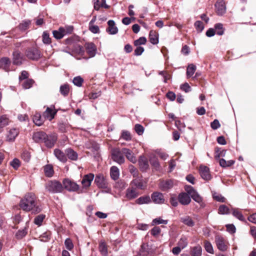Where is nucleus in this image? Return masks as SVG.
I'll list each match as a JSON object with an SVG mask.
<instances>
[{"instance_id": "nucleus-1", "label": "nucleus", "mask_w": 256, "mask_h": 256, "mask_svg": "<svg viewBox=\"0 0 256 256\" xmlns=\"http://www.w3.org/2000/svg\"><path fill=\"white\" fill-rule=\"evenodd\" d=\"M19 206L23 210L26 212L31 211L33 214H38L41 211L40 208L38 204L36 198L32 193L26 194L20 200Z\"/></svg>"}, {"instance_id": "nucleus-2", "label": "nucleus", "mask_w": 256, "mask_h": 256, "mask_svg": "<svg viewBox=\"0 0 256 256\" xmlns=\"http://www.w3.org/2000/svg\"><path fill=\"white\" fill-rule=\"evenodd\" d=\"M132 185L135 187L132 186L127 190L126 197L129 199H132L136 198L139 194L138 190L143 189V184L142 182L138 180H134L132 181Z\"/></svg>"}, {"instance_id": "nucleus-3", "label": "nucleus", "mask_w": 256, "mask_h": 256, "mask_svg": "<svg viewBox=\"0 0 256 256\" xmlns=\"http://www.w3.org/2000/svg\"><path fill=\"white\" fill-rule=\"evenodd\" d=\"M46 190L51 193H60L63 190V186L62 184L56 180H50L45 186Z\"/></svg>"}, {"instance_id": "nucleus-4", "label": "nucleus", "mask_w": 256, "mask_h": 256, "mask_svg": "<svg viewBox=\"0 0 256 256\" xmlns=\"http://www.w3.org/2000/svg\"><path fill=\"white\" fill-rule=\"evenodd\" d=\"M62 186L63 189L65 188L68 192H76L78 193L82 192L80 186L73 180L69 178H64L62 180Z\"/></svg>"}, {"instance_id": "nucleus-5", "label": "nucleus", "mask_w": 256, "mask_h": 256, "mask_svg": "<svg viewBox=\"0 0 256 256\" xmlns=\"http://www.w3.org/2000/svg\"><path fill=\"white\" fill-rule=\"evenodd\" d=\"M73 30V27L72 26L65 28L60 27L58 30L52 32L53 36L56 39L62 38L66 34H70Z\"/></svg>"}, {"instance_id": "nucleus-6", "label": "nucleus", "mask_w": 256, "mask_h": 256, "mask_svg": "<svg viewBox=\"0 0 256 256\" xmlns=\"http://www.w3.org/2000/svg\"><path fill=\"white\" fill-rule=\"evenodd\" d=\"M112 158L114 162L119 164H124V153L123 148L120 150V148H114L111 152Z\"/></svg>"}, {"instance_id": "nucleus-7", "label": "nucleus", "mask_w": 256, "mask_h": 256, "mask_svg": "<svg viewBox=\"0 0 256 256\" xmlns=\"http://www.w3.org/2000/svg\"><path fill=\"white\" fill-rule=\"evenodd\" d=\"M94 182L98 188H106L108 186V182L106 177L102 174H98L96 175Z\"/></svg>"}, {"instance_id": "nucleus-8", "label": "nucleus", "mask_w": 256, "mask_h": 256, "mask_svg": "<svg viewBox=\"0 0 256 256\" xmlns=\"http://www.w3.org/2000/svg\"><path fill=\"white\" fill-rule=\"evenodd\" d=\"M134 44L136 47L134 51V55L136 56L141 55L144 51V48L141 46L144 44V37H140L138 39L134 40Z\"/></svg>"}, {"instance_id": "nucleus-9", "label": "nucleus", "mask_w": 256, "mask_h": 256, "mask_svg": "<svg viewBox=\"0 0 256 256\" xmlns=\"http://www.w3.org/2000/svg\"><path fill=\"white\" fill-rule=\"evenodd\" d=\"M94 178V175L92 173L84 175L81 182L82 188L86 190L88 189L91 186Z\"/></svg>"}, {"instance_id": "nucleus-10", "label": "nucleus", "mask_w": 256, "mask_h": 256, "mask_svg": "<svg viewBox=\"0 0 256 256\" xmlns=\"http://www.w3.org/2000/svg\"><path fill=\"white\" fill-rule=\"evenodd\" d=\"M57 110L55 108L54 106H50L47 107L46 110L43 113V116L44 118L51 121L54 118L57 113Z\"/></svg>"}, {"instance_id": "nucleus-11", "label": "nucleus", "mask_w": 256, "mask_h": 256, "mask_svg": "<svg viewBox=\"0 0 256 256\" xmlns=\"http://www.w3.org/2000/svg\"><path fill=\"white\" fill-rule=\"evenodd\" d=\"M26 55L30 59L37 60L40 57V52L36 48H32L26 51Z\"/></svg>"}, {"instance_id": "nucleus-12", "label": "nucleus", "mask_w": 256, "mask_h": 256, "mask_svg": "<svg viewBox=\"0 0 256 256\" xmlns=\"http://www.w3.org/2000/svg\"><path fill=\"white\" fill-rule=\"evenodd\" d=\"M215 242L218 248L221 251H225L227 249L226 242L224 238L220 236H216Z\"/></svg>"}, {"instance_id": "nucleus-13", "label": "nucleus", "mask_w": 256, "mask_h": 256, "mask_svg": "<svg viewBox=\"0 0 256 256\" xmlns=\"http://www.w3.org/2000/svg\"><path fill=\"white\" fill-rule=\"evenodd\" d=\"M58 136L56 134L47 135V138L44 140V142L48 148H52L57 140Z\"/></svg>"}, {"instance_id": "nucleus-14", "label": "nucleus", "mask_w": 256, "mask_h": 256, "mask_svg": "<svg viewBox=\"0 0 256 256\" xmlns=\"http://www.w3.org/2000/svg\"><path fill=\"white\" fill-rule=\"evenodd\" d=\"M178 200L182 205H188L191 202L190 196L186 192H181L178 196Z\"/></svg>"}, {"instance_id": "nucleus-15", "label": "nucleus", "mask_w": 256, "mask_h": 256, "mask_svg": "<svg viewBox=\"0 0 256 256\" xmlns=\"http://www.w3.org/2000/svg\"><path fill=\"white\" fill-rule=\"evenodd\" d=\"M152 202L157 204L164 203L165 200L162 194L158 192H154L152 194Z\"/></svg>"}, {"instance_id": "nucleus-16", "label": "nucleus", "mask_w": 256, "mask_h": 256, "mask_svg": "<svg viewBox=\"0 0 256 256\" xmlns=\"http://www.w3.org/2000/svg\"><path fill=\"white\" fill-rule=\"evenodd\" d=\"M200 173L202 178L206 180H210L211 178L209 168L206 166H202L200 168Z\"/></svg>"}, {"instance_id": "nucleus-17", "label": "nucleus", "mask_w": 256, "mask_h": 256, "mask_svg": "<svg viewBox=\"0 0 256 256\" xmlns=\"http://www.w3.org/2000/svg\"><path fill=\"white\" fill-rule=\"evenodd\" d=\"M86 52L88 54L90 57H93L95 56L96 48L95 44L93 43H86L85 44Z\"/></svg>"}, {"instance_id": "nucleus-18", "label": "nucleus", "mask_w": 256, "mask_h": 256, "mask_svg": "<svg viewBox=\"0 0 256 256\" xmlns=\"http://www.w3.org/2000/svg\"><path fill=\"white\" fill-rule=\"evenodd\" d=\"M216 12L218 15L222 16L226 11L225 4L224 2L220 1L217 2L215 4Z\"/></svg>"}, {"instance_id": "nucleus-19", "label": "nucleus", "mask_w": 256, "mask_h": 256, "mask_svg": "<svg viewBox=\"0 0 256 256\" xmlns=\"http://www.w3.org/2000/svg\"><path fill=\"white\" fill-rule=\"evenodd\" d=\"M108 28L106 31L110 34H115L118 33V29L115 26V22L112 20H110L108 22Z\"/></svg>"}, {"instance_id": "nucleus-20", "label": "nucleus", "mask_w": 256, "mask_h": 256, "mask_svg": "<svg viewBox=\"0 0 256 256\" xmlns=\"http://www.w3.org/2000/svg\"><path fill=\"white\" fill-rule=\"evenodd\" d=\"M174 186L173 181L171 180H162L160 184V188L162 190H166L171 188Z\"/></svg>"}, {"instance_id": "nucleus-21", "label": "nucleus", "mask_w": 256, "mask_h": 256, "mask_svg": "<svg viewBox=\"0 0 256 256\" xmlns=\"http://www.w3.org/2000/svg\"><path fill=\"white\" fill-rule=\"evenodd\" d=\"M47 138L46 133L43 132H35L33 135L34 140L36 142H43L46 138Z\"/></svg>"}, {"instance_id": "nucleus-22", "label": "nucleus", "mask_w": 256, "mask_h": 256, "mask_svg": "<svg viewBox=\"0 0 256 256\" xmlns=\"http://www.w3.org/2000/svg\"><path fill=\"white\" fill-rule=\"evenodd\" d=\"M54 154L58 160L62 162H65L67 160L65 154L59 149L56 148L54 150Z\"/></svg>"}, {"instance_id": "nucleus-23", "label": "nucleus", "mask_w": 256, "mask_h": 256, "mask_svg": "<svg viewBox=\"0 0 256 256\" xmlns=\"http://www.w3.org/2000/svg\"><path fill=\"white\" fill-rule=\"evenodd\" d=\"M149 40L153 44H156L158 42V33L154 30H150L149 34Z\"/></svg>"}, {"instance_id": "nucleus-24", "label": "nucleus", "mask_w": 256, "mask_h": 256, "mask_svg": "<svg viewBox=\"0 0 256 256\" xmlns=\"http://www.w3.org/2000/svg\"><path fill=\"white\" fill-rule=\"evenodd\" d=\"M123 153L126 156V158L132 163L136 162V160L135 156H134V154L131 150L129 149L124 148Z\"/></svg>"}, {"instance_id": "nucleus-25", "label": "nucleus", "mask_w": 256, "mask_h": 256, "mask_svg": "<svg viewBox=\"0 0 256 256\" xmlns=\"http://www.w3.org/2000/svg\"><path fill=\"white\" fill-rule=\"evenodd\" d=\"M10 64V60L8 58H2L0 60V67L6 71H8Z\"/></svg>"}, {"instance_id": "nucleus-26", "label": "nucleus", "mask_w": 256, "mask_h": 256, "mask_svg": "<svg viewBox=\"0 0 256 256\" xmlns=\"http://www.w3.org/2000/svg\"><path fill=\"white\" fill-rule=\"evenodd\" d=\"M18 134V130L16 128H12L8 132L6 138L8 141L14 140Z\"/></svg>"}, {"instance_id": "nucleus-27", "label": "nucleus", "mask_w": 256, "mask_h": 256, "mask_svg": "<svg viewBox=\"0 0 256 256\" xmlns=\"http://www.w3.org/2000/svg\"><path fill=\"white\" fill-rule=\"evenodd\" d=\"M110 176L114 180H116L119 178L120 172L118 168L116 166H112L110 170Z\"/></svg>"}, {"instance_id": "nucleus-28", "label": "nucleus", "mask_w": 256, "mask_h": 256, "mask_svg": "<svg viewBox=\"0 0 256 256\" xmlns=\"http://www.w3.org/2000/svg\"><path fill=\"white\" fill-rule=\"evenodd\" d=\"M44 174L47 177H52L54 174L53 166L52 164H47L44 167Z\"/></svg>"}, {"instance_id": "nucleus-29", "label": "nucleus", "mask_w": 256, "mask_h": 256, "mask_svg": "<svg viewBox=\"0 0 256 256\" xmlns=\"http://www.w3.org/2000/svg\"><path fill=\"white\" fill-rule=\"evenodd\" d=\"M70 91V86L68 84H64L60 86V94L64 96H68Z\"/></svg>"}, {"instance_id": "nucleus-30", "label": "nucleus", "mask_w": 256, "mask_h": 256, "mask_svg": "<svg viewBox=\"0 0 256 256\" xmlns=\"http://www.w3.org/2000/svg\"><path fill=\"white\" fill-rule=\"evenodd\" d=\"M66 156L69 159L72 160H76L78 159V156L77 153L71 148H68L66 150Z\"/></svg>"}, {"instance_id": "nucleus-31", "label": "nucleus", "mask_w": 256, "mask_h": 256, "mask_svg": "<svg viewBox=\"0 0 256 256\" xmlns=\"http://www.w3.org/2000/svg\"><path fill=\"white\" fill-rule=\"evenodd\" d=\"M33 122L38 126H42L44 121L42 118L41 114L39 113H36L32 118Z\"/></svg>"}, {"instance_id": "nucleus-32", "label": "nucleus", "mask_w": 256, "mask_h": 256, "mask_svg": "<svg viewBox=\"0 0 256 256\" xmlns=\"http://www.w3.org/2000/svg\"><path fill=\"white\" fill-rule=\"evenodd\" d=\"M99 250L104 256H108V246L104 242H101L99 244Z\"/></svg>"}, {"instance_id": "nucleus-33", "label": "nucleus", "mask_w": 256, "mask_h": 256, "mask_svg": "<svg viewBox=\"0 0 256 256\" xmlns=\"http://www.w3.org/2000/svg\"><path fill=\"white\" fill-rule=\"evenodd\" d=\"M202 247L198 245L192 248L191 254L192 256H201Z\"/></svg>"}, {"instance_id": "nucleus-34", "label": "nucleus", "mask_w": 256, "mask_h": 256, "mask_svg": "<svg viewBox=\"0 0 256 256\" xmlns=\"http://www.w3.org/2000/svg\"><path fill=\"white\" fill-rule=\"evenodd\" d=\"M219 162L222 167L226 168L233 165L234 164L235 161L234 160L226 161L224 158H221L220 159Z\"/></svg>"}, {"instance_id": "nucleus-35", "label": "nucleus", "mask_w": 256, "mask_h": 256, "mask_svg": "<svg viewBox=\"0 0 256 256\" xmlns=\"http://www.w3.org/2000/svg\"><path fill=\"white\" fill-rule=\"evenodd\" d=\"M196 70V66L194 64H190L188 66L186 70V76L188 78H190L194 73Z\"/></svg>"}, {"instance_id": "nucleus-36", "label": "nucleus", "mask_w": 256, "mask_h": 256, "mask_svg": "<svg viewBox=\"0 0 256 256\" xmlns=\"http://www.w3.org/2000/svg\"><path fill=\"white\" fill-rule=\"evenodd\" d=\"M181 221L186 225L188 226H194V222L192 219L188 216H186L181 218Z\"/></svg>"}, {"instance_id": "nucleus-37", "label": "nucleus", "mask_w": 256, "mask_h": 256, "mask_svg": "<svg viewBox=\"0 0 256 256\" xmlns=\"http://www.w3.org/2000/svg\"><path fill=\"white\" fill-rule=\"evenodd\" d=\"M188 240L186 236L182 237L178 242V245L182 249L188 246Z\"/></svg>"}, {"instance_id": "nucleus-38", "label": "nucleus", "mask_w": 256, "mask_h": 256, "mask_svg": "<svg viewBox=\"0 0 256 256\" xmlns=\"http://www.w3.org/2000/svg\"><path fill=\"white\" fill-rule=\"evenodd\" d=\"M14 63L16 64H20L22 63L20 54L18 51L13 52Z\"/></svg>"}, {"instance_id": "nucleus-39", "label": "nucleus", "mask_w": 256, "mask_h": 256, "mask_svg": "<svg viewBox=\"0 0 256 256\" xmlns=\"http://www.w3.org/2000/svg\"><path fill=\"white\" fill-rule=\"evenodd\" d=\"M204 246L206 250L210 254H214V249L211 243L207 240L204 242Z\"/></svg>"}, {"instance_id": "nucleus-40", "label": "nucleus", "mask_w": 256, "mask_h": 256, "mask_svg": "<svg viewBox=\"0 0 256 256\" xmlns=\"http://www.w3.org/2000/svg\"><path fill=\"white\" fill-rule=\"evenodd\" d=\"M168 222L167 220H162L161 218H157L152 220V225H157L160 224H166Z\"/></svg>"}, {"instance_id": "nucleus-41", "label": "nucleus", "mask_w": 256, "mask_h": 256, "mask_svg": "<svg viewBox=\"0 0 256 256\" xmlns=\"http://www.w3.org/2000/svg\"><path fill=\"white\" fill-rule=\"evenodd\" d=\"M44 218L45 215L40 214L34 218V223L38 226H40Z\"/></svg>"}, {"instance_id": "nucleus-42", "label": "nucleus", "mask_w": 256, "mask_h": 256, "mask_svg": "<svg viewBox=\"0 0 256 256\" xmlns=\"http://www.w3.org/2000/svg\"><path fill=\"white\" fill-rule=\"evenodd\" d=\"M34 83L32 79H27L22 83V86L25 89L30 88Z\"/></svg>"}, {"instance_id": "nucleus-43", "label": "nucleus", "mask_w": 256, "mask_h": 256, "mask_svg": "<svg viewBox=\"0 0 256 256\" xmlns=\"http://www.w3.org/2000/svg\"><path fill=\"white\" fill-rule=\"evenodd\" d=\"M214 28L216 30V34H217L222 36L224 34L223 26L222 24H215Z\"/></svg>"}, {"instance_id": "nucleus-44", "label": "nucleus", "mask_w": 256, "mask_h": 256, "mask_svg": "<svg viewBox=\"0 0 256 256\" xmlns=\"http://www.w3.org/2000/svg\"><path fill=\"white\" fill-rule=\"evenodd\" d=\"M8 118L6 116H0V128H3L8 124Z\"/></svg>"}, {"instance_id": "nucleus-45", "label": "nucleus", "mask_w": 256, "mask_h": 256, "mask_svg": "<svg viewBox=\"0 0 256 256\" xmlns=\"http://www.w3.org/2000/svg\"><path fill=\"white\" fill-rule=\"evenodd\" d=\"M120 137L126 141H129L132 140L130 133L127 130H123L122 132Z\"/></svg>"}, {"instance_id": "nucleus-46", "label": "nucleus", "mask_w": 256, "mask_h": 256, "mask_svg": "<svg viewBox=\"0 0 256 256\" xmlns=\"http://www.w3.org/2000/svg\"><path fill=\"white\" fill-rule=\"evenodd\" d=\"M232 214L238 220L242 221L244 220V218L243 215L242 214V212L238 210L234 209L232 211Z\"/></svg>"}, {"instance_id": "nucleus-47", "label": "nucleus", "mask_w": 256, "mask_h": 256, "mask_svg": "<svg viewBox=\"0 0 256 256\" xmlns=\"http://www.w3.org/2000/svg\"><path fill=\"white\" fill-rule=\"evenodd\" d=\"M218 213L222 214H226L229 213V208L225 205H221L218 208Z\"/></svg>"}, {"instance_id": "nucleus-48", "label": "nucleus", "mask_w": 256, "mask_h": 256, "mask_svg": "<svg viewBox=\"0 0 256 256\" xmlns=\"http://www.w3.org/2000/svg\"><path fill=\"white\" fill-rule=\"evenodd\" d=\"M27 230L26 228L19 230L16 234V236L18 239H21L25 236L27 234Z\"/></svg>"}, {"instance_id": "nucleus-49", "label": "nucleus", "mask_w": 256, "mask_h": 256, "mask_svg": "<svg viewBox=\"0 0 256 256\" xmlns=\"http://www.w3.org/2000/svg\"><path fill=\"white\" fill-rule=\"evenodd\" d=\"M92 20L90 21L89 26V30H90L94 33L97 34L100 32L99 28L98 26L92 24Z\"/></svg>"}, {"instance_id": "nucleus-50", "label": "nucleus", "mask_w": 256, "mask_h": 256, "mask_svg": "<svg viewBox=\"0 0 256 256\" xmlns=\"http://www.w3.org/2000/svg\"><path fill=\"white\" fill-rule=\"evenodd\" d=\"M73 83L78 86H81L84 82L83 79L80 76L75 77L73 79Z\"/></svg>"}, {"instance_id": "nucleus-51", "label": "nucleus", "mask_w": 256, "mask_h": 256, "mask_svg": "<svg viewBox=\"0 0 256 256\" xmlns=\"http://www.w3.org/2000/svg\"><path fill=\"white\" fill-rule=\"evenodd\" d=\"M30 24V20H25L22 22L19 25V28L20 30H26Z\"/></svg>"}, {"instance_id": "nucleus-52", "label": "nucleus", "mask_w": 256, "mask_h": 256, "mask_svg": "<svg viewBox=\"0 0 256 256\" xmlns=\"http://www.w3.org/2000/svg\"><path fill=\"white\" fill-rule=\"evenodd\" d=\"M194 26L196 30L198 32H202V30H203V29L204 28V24L202 23V22L200 20H198V21H196L194 23Z\"/></svg>"}, {"instance_id": "nucleus-53", "label": "nucleus", "mask_w": 256, "mask_h": 256, "mask_svg": "<svg viewBox=\"0 0 256 256\" xmlns=\"http://www.w3.org/2000/svg\"><path fill=\"white\" fill-rule=\"evenodd\" d=\"M42 41L46 44H50L51 43V38H50L48 34L44 32L42 34Z\"/></svg>"}, {"instance_id": "nucleus-54", "label": "nucleus", "mask_w": 256, "mask_h": 256, "mask_svg": "<svg viewBox=\"0 0 256 256\" xmlns=\"http://www.w3.org/2000/svg\"><path fill=\"white\" fill-rule=\"evenodd\" d=\"M213 198L218 202H225L226 198L220 194L214 192L212 194Z\"/></svg>"}, {"instance_id": "nucleus-55", "label": "nucleus", "mask_w": 256, "mask_h": 256, "mask_svg": "<svg viewBox=\"0 0 256 256\" xmlns=\"http://www.w3.org/2000/svg\"><path fill=\"white\" fill-rule=\"evenodd\" d=\"M134 130L138 135H142L144 131V128L142 125L136 124L134 126Z\"/></svg>"}, {"instance_id": "nucleus-56", "label": "nucleus", "mask_w": 256, "mask_h": 256, "mask_svg": "<svg viewBox=\"0 0 256 256\" xmlns=\"http://www.w3.org/2000/svg\"><path fill=\"white\" fill-rule=\"evenodd\" d=\"M64 244L66 248L70 250L74 248V245L72 240L70 238H66L64 242Z\"/></svg>"}, {"instance_id": "nucleus-57", "label": "nucleus", "mask_w": 256, "mask_h": 256, "mask_svg": "<svg viewBox=\"0 0 256 256\" xmlns=\"http://www.w3.org/2000/svg\"><path fill=\"white\" fill-rule=\"evenodd\" d=\"M190 197L197 202L200 203L202 202V197L196 191L190 196Z\"/></svg>"}, {"instance_id": "nucleus-58", "label": "nucleus", "mask_w": 256, "mask_h": 256, "mask_svg": "<svg viewBox=\"0 0 256 256\" xmlns=\"http://www.w3.org/2000/svg\"><path fill=\"white\" fill-rule=\"evenodd\" d=\"M184 190L190 196H191L196 191L192 186H186Z\"/></svg>"}, {"instance_id": "nucleus-59", "label": "nucleus", "mask_w": 256, "mask_h": 256, "mask_svg": "<svg viewBox=\"0 0 256 256\" xmlns=\"http://www.w3.org/2000/svg\"><path fill=\"white\" fill-rule=\"evenodd\" d=\"M10 165L14 168L17 170L20 166V161L17 158H14L10 162Z\"/></svg>"}, {"instance_id": "nucleus-60", "label": "nucleus", "mask_w": 256, "mask_h": 256, "mask_svg": "<svg viewBox=\"0 0 256 256\" xmlns=\"http://www.w3.org/2000/svg\"><path fill=\"white\" fill-rule=\"evenodd\" d=\"M160 228L158 226H155L150 230V234L152 235L156 236L160 232Z\"/></svg>"}, {"instance_id": "nucleus-61", "label": "nucleus", "mask_w": 256, "mask_h": 256, "mask_svg": "<svg viewBox=\"0 0 256 256\" xmlns=\"http://www.w3.org/2000/svg\"><path fill=\"white\" fill-rule=\"evenodd\" d=\"M227 231L230 234H234L236 232V228L232 224H228L226 225Z\"/></svg>"}, {"instance_id": "nucleus-62", "label": "nucleus", "mask_w": 256, "mask_h": 256, "mask_svg": "<svg viewBox=\"0 0 256 256\" xmlns=\"http://www.w3.org/2000/svg\"><path fill=\"white\" fill-rule=\"evenodd\" d=\"M210 126L213 130H216L220 127V125L218 120H214L211 122Z\"/></svg>"}, {"instance_id": "nucleus-63", "label": "nucleus", "mask_w": 256, "mask_h": 256, "mask_svg": "<svg viewBox=\"0 0 256 256\" xmlns=\"http://www.w3.org/2000/svg\"><path fill=\"white\" fill-rule=\"evenodd\" d=\"M180 89L186 92H188L190 91V87L188 83H184V84L180 86Z\"/></svg>"}, {"instance_id": "nucleus-64", "label": "nucleus", "mask_w": 256, "mask_h": 256, "mask_svg": "<svg viewBox=\"0 0 256 256\" xmlns=\"http://www.w3.org/2000/svg\"><path fill=\"white\" fill-rule=\"evenodd\" d=\"M151 164L156 168H158L160 167V164L156 158H152L150 160Z\"/></svg>"}]
</instances>
